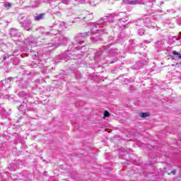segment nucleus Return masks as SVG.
<instances>
[{
    "label": "nucleus",
    "instance_id": "1",
    "mask_svg": "<svg viewBox=\"0 0 181 181\" xmlns=\"http://www.w3.org/2000/svg\"><path fill=\"white\" fill-rule=\"evenodd\" d=\"M45 13H40L38 16L35 17V21H41V19H43Z\"/></svg>",
    "mask_w": 181,
    "mask_h": 181
},
{
    "label": "nucleus",
    "instance_id": "2",
    "mask_svg": "<svg viewBox=\"0 0 181 181\" xmlns=\"http://www.w3.org/2000/svg\"><path fill=\"white\" fill-rule=\"evenodd\" d=\"M151 114L149 112H141L140 113V117L141 118H146L147 117H150Z\"/></svg>",
    "mask_w": 181,
    "mask_h": 181
},
{
    "label": "nucleus",
    "instance_id": "3",
    "mask_svg": "<svg viewBox=\"0 0 181 181\" xmlns=\"http://www.w3.org/2000/svg\"><path fill=\"white\" fill-rule=\"evenodd\" d=\"M138 4V0H131L127 2V5H136Z\"/></svg>",
    "mask_w": 181,
    "mask_h": 181
},
{
    "label": "nucleus",
    "instance_id": "4",
    "mask_svg": "<svg viewBox=\"0 0 181 181\" xmlns=\"http://www.w3.org/2000/svg\"><path fill=\"white\" fill-rule=\"evenodd\" d=\"M173 54H174V56H177L178 59H181V54H180L177 51H173Z\"/></svg>",
    "mask_w": 181,
    "mask_h": 181
},
{
    "label": "nucleus",
    "instance_id": "5",
    "mask_svg": "<svg viewBox=\"0 0 181 181\" xmlns=\"http://www.w3.org/2000/svg\"><path fill=\"white\" fill-rule=\"evenodd\" d=\"M166 173L169 176H170V175H173V176H175V175H176V170H173L170 171V173L166 172Z\"/></svg>",
    "mask_w": 181,
    "mask_h": 181
},
{
    "label": "nucleus",
    "instance_id": "6",
    "mask_svg": "<svg viewBox=\"0 0 181 181\" xmlns=\"http://www.w3.org/2000/svg\"><path fill=\"white\" fill-rule=\"evenodd\" d=\"M110 115H111L110 114V112H108L107 110H105V112H104V117H110Z\"/></svg>",
    "mask_w": 181,
    "mask_h": 181
},
{
    "label": "nucleus",
    "instance_id": "7",
    "mask_svg": "<svg viewBox=\"0 0 181 181\" xmlns=\"http://www.w3.org/2000/svg\"><path fill=\"white\" fill-rule=\"evenodd\" d=\"M8 6H9V7H11V4H8Z\"/></svg>",
    "mask_w": 181,
    "mask_h": 181
}]
</instances>
